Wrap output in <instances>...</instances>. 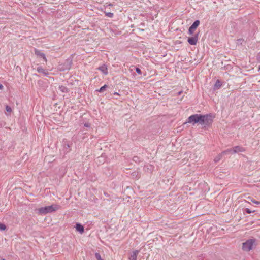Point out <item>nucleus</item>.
<instances>
[{
    "label": "nucleus",
    "instance_id": "1",
    "mask_svg": "<svg viewBox=\"0 0 260 260\" xmlns=\"http://www.w3.org/2000/svg\"><path fill=\"white\" fill-rule=\"evenodd\" d=\"M60 208V206L57 204H53L51 206L41 207L38 209L39 212L41 214H46L55 211Z\"/></svg>",
    "mask_w": 260,
    "mask_h": 260
},
{
    "label": "nucleus",
    "instance_id": "2",
    "mask_svg": "<svg viewBox=\"0 0 260 260\" xmlns=\"http://www.w3.org/2000/svg\"><path fill=\"white\" fill-rule=\"evenodd\" d=\"M255 240L253 239L247 240L242 244V249L245 251H249L253 247Z\"/></svg>",
    "mask_w": 260,
    "mask_h": 260
},
{
    "label": "nucleus",
    "instance_id": "3",
    "mask_svg": "<svg viewBox=\"0 0 260 260\" xmlns=\"http://www.w3.org/2000/svg\"><path fill=\"white\" fill-rule=\"evenodd\" d=\"M212 119L210 116L199 115V122L201 124H208L212 122Z\"/></svg>",
    "mask_w": 260,
    "mask_h": 260
},
{
    "label": "nucleus",
    "instance_id": "4",
    "mask_svg": "<svg viewBox=\"0 0 260 260\" xmlns=\"http://www.w3.org/2000/svg\"><path fill=\"white\" fill-rule=\"evenodd\" d=\"M199 115L198 114L192 115L189 117L188 119V123H190L192 124H195L196 123H198Z\"/></svg>",
    "mask_w": 260,
    "mask_h": 260
},
{
    "label": "nucleus",
    "instance_id": "5",
    "mask_svg": "<svg viewBox=\"0 0 260 260\" xmlns=\"http://www.w3.org/2000/svg\"><path fill=\"white\" fill-rule=\"evenodd\" d=\"M199 24H200V21L199 20L195 21L193 22V23L191 25V26L189 28V30H188L189 34V35H192L194 31L198 27Z\"/></svg>",
    "mask_w": 260,
    "mask_h": 260
},
{
    "label": "nucleus",
    "instance_id": "6",
    "mask_svg": "<svg viewBox=\"0 0 260 260\" xmlns=\"http://www.w3.org/2000/svg\"><path fill=\"white\" fill-rule=\"evenodd\" d=\"M34 52L35 54L37 56V57L42 58L43 60L46 62L47 61V58L44 53L37 49H35Z\"/></svg>",
    "mask_w": 260,
    "mask_h": 260
},
{
    "label": "nucleus",
    "instance_id": "7",
    "mask_svg": "<svg viewBox=\"0 0 260 260\" xmlns=\"http://www.w3.org/2000/svg\"><path fill=\"white\" fill-rule=\"evenodd\" d=\"M245 149L243 147L240 146H236L233 147L229 152L231 153H238L240 152H244Z\"/></svg>",
    "mask_w": 260,
    "mask_h": 260
},
{
    "label": "nucleus",
    "instance_id": "8",
    "mask_svg": "<svg viewBox=\"0 0 260 260\" xmlns=\"http://www.w3.org/2000/svg\"><path fill=\"white\" fill-rule=\"evenodd\" d=\"M198 40V35H195L194 37L188 38V42L192 45H195L197 44Z\"/></svg>",
    "mask_w": 260,
    "mask_h": 260
},
{
    "label": "nucleus",
    "instance_id": "9",
    "mask_svg": "<svg viewBox=\"0 0 260 260\" xmlns=\"http://www.w3.org/2000/svg\"><path fill=\"white\" fill-rule=\"evenodd\" d=\"M37 70L38 73H41L45 76H46L49 74V72L47 70L44 69V68L40 66L37 68Z\"/></svg>",
    "mask_w": 260,
    "mask_h": 260
},
{
    "label": "nucleus",
    "instance_id": "10",
    "mask_svg": "<svg viewBox=\"0 0 260 260\" xmlns=\"http://www.w3.org/2000/svg\"><path fill=\"white\" fill-rule=\"evenodd\" d=\"M98 70L101 71L104 75L108 74V68L107 66L103 64L98 68Z\"/></svg>",
    "mask_w": 260,
    "mask_h": 260
},
{
    "label": "nucleus",
    "instance_id": "11",
    "mask_svg": "<svg viewBox=\"0 0 260 260\" xmlns=\"http://www.w3.org/2000/svg\"><path fill=\"white\" fill-rule=\"evenodd\" d=\"M139 253V251L135 250L132 252V255L129 257L130 260H137V256Z\"/></svg>",
    "mask_w": 260,
    "mask_h": 260
},
{
    "label": "nucleus",
    "instance_id": "12",
    "mask_svg": "<svg viewBox=\"0 0 260 260\" xmlns=\"http://www.w3.org/2000/svg\"><path fill=\"white\" fill-rule=\"evenodd\" d=\"M76 229L77 231L79 232L81 234H82L84 232V227L81 224L79 223L76 224Z\"/></svg>",
    "mask_w": 260,
    "mask_h": 260
},
{
    "label": "nucleus",
    "instance_id": "13",
    "mask_svg": "<svg viewBox=\"0 0 260 260\" xmlns=\"http://www.w3.org/2000/svg\"><path fill=\"white\" fill-rule=\"evenodd\" d=\"M221 85L222 84L220 82V81L218 80L215 83V87L217 88H219L221 87Z\"/></svg>",
    "mask_w": 260,
    "mask_h": 260
},
{
    "label": "nucleus",
    "instance_id": "14",
    "mask_svg": "<svg viewBox=\"0 0 260 260\" xmlns=\"http://www.w3.org/2000/svg\"><path fill=\"white\" fill-rule=\"evenodd\" d=\"M248 199L250 201H251L252 203H254V204H260V202H258V201H255L254 199L251 198V197H248Z\"/></svg>",
    "mask_w": 260,
    "mask_h": 260
},
{
    "label": "nucleus",
    "instance_id": "15",
    "mask_svg": "<svg viewBox=\"0 0 260 260\" xmlns=\"http://www.w3.org/2000/svg\"><path fill=\"white\" fill-rule=\"evenodd\" d=\"M105 15L109 18H112L113 17V14L111 12H105Z\"/></svg>",
    "mask_w": 260,
    "mask_h": 260
},
{
    "label": "nucleus",
    "instance_id": "16",
    "mask_svg": "<svg viewBox=\"0 0 260 260\" xmlns=\"http://www.w3.org/2000/svg\"><path fill=\"white\" fill-rule=\"evenodd\" d=\"M95 256L97 260H103L100 254L99 253H96L95 254Z\"/></svg>",
    "mask_w": 260,
    "mask_h": 260
},
{
    "label": "nucleus",
    "instance_id": "17",
    "mask_svg": "<svg viewBox=\"0 0 260 260\" xmlns=\"http://www.w3.org/2000/svg\"><path fill=\"white\" fill-rule=\"evenodd\" d=\"M6 229V226L5 224L3 223H0V230H5Z\"/></svg>",
    "mask_w": 260,
    "mask_h": 260
},
{
    "label": "nucleus",
    "instance_id": "18",
    "mask_svg": "<svg viewBox=\"0 0 260 260\" xmlns=\"http://www.w3.org/2000/svg\"><path fill=\"white\" fill-rule=\"evenodd\" d=\"M6 110L8 112L11 113L12 111L11 108L9 106H6Z\"/></svg>",
    "mask_w": 260,
    "mask_h": 260
},
{
    "label": "nucleus",
    "instance_id": "19",
    "mask_svg": "<svg viewBox=\"0 0 260 260\" xmlns=\"http://www.w3.org/2000/svg\"><path fill=\"white\" fill-rule=\"evenodd\" d=\"M106 87H107V86L106 85H105L104 86L101 87L98 91L99 92H102L105 90V89L106 88Z\"/></svg>",
    "mask_w": 260,
    "mask_h": 260
},
{
    "label": "nucleus",
    "instance_id": "20",
    "mask_svg": "<svg viewBox=\"0 0 260 260\" xmlns=\"http://www.w3.org/2000/svg\"><path fill=\"white\" fill-rule=\"evenodd\" d=\"M221 158V155H218L214 159L215 161H218L219 160H220Z\"/></svg>",
    "mask_w": 260,
    "mask_h": 260
},
{
    "label": "nucleus",
    "instance_id": "21",
    "mask_svg": "<svg viewBox=\"0 0 260 260\" xmlns=\"http://www.w3.org/2000/svg\"><path fill=\"white\" fill-rule=\"evenodd\" d=\"M136 72H137L138 74L141 75V74H142L141 71V70H140L139 68H137L136 69Z\"/></svg>",
    "mask_w": 260,
    "mask_h": 260
},
{
    "label": "nucleus",
    "instance_id": "22",
    "mask_svg": "<svg viewBox=\"0 0 260 260\" xmlns=\"http://www.w3.org/2000/svg\"><path fill=\"white\" fill-rule=\"evenodd\" d=\"M246 212L248 214H250V213H252V212L251 210H250V209H248V208H246Z\"/></svg>",
    "mask_w": 260,
    "mask_h": 260
},
{
    "label": "nucleus",
    "instance_id": "23",
    "mask_svg": "<svg viewBox=\"0 0 260 260\" xmlns=\"http://www.w3.org/2000/svg\"><path fill=\"white\" fill-rule=\"evenodd\" d=\"M3 87H3V85L0 84V89H2L3 88Z\"/></svg>",
    "mask_w": 260,
    "mask_h": 260
},
{
    "label": "nucleus",
    "instance_id": "24",
    "mask_svg": "<svg viewBox=\"0 0 260 260\" xmlns=\"http://www.w3.org/2000/svg\"><path fill=\"white\" fill-rule=\"evenodd\" d=\"M114 94L119 95V93L117 92H114Z\"/></svg>",
    "mask_w": 260,
    "mask_h": 260
},
{
    "label": "nucleus",
    "instance_id": "25",
    "mask_svg": "<svg viewBox=\"0 0 260 260\" xmlns=\"http://www.w3.org/2000/svg\"><path fill=\"white\" fill-rule=\"evenodd\" d=\"M109 6H112L113 5H112V4H110L109 5Z\"/></svg>",
    "mask_w": 260,
    "mask_h": 260
},
{
    "label": "nucleus",
    "instance_id": "26",
    "mask_svg": "<svg viewBox=\"0 0 260 260\" xmlns=\"http://www.w3.org/2000/svg\"><path fill=\"white\" fill-rule=\"evenodd\" d=\"M3 260H5V259H3Z\"/></svg>",
    "mask_w": 260,
    "mask_h": 260
}]
</instances>
